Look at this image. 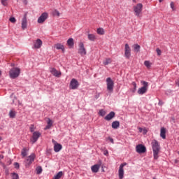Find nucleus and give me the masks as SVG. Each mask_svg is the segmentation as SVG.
Returning <instances> with one entry per match:
<instances>
[{
  "mask_svg": "<svg viewBox=\"0 0 179 179\" xmlns=\"http://www.w3.org/2000/svg\"><path fill=\"white\" fill-rule=\"evenodd\" d=\"M151 145L153 150L154 159L157 160V159H159V152H160V145L156 140H153Z\"/></svg>",
  "mask_w": 179,
  "mask_h": 179,
  "instance_id": "obj_1",
  "label": "nucleus"
},
{
  "mask_svg": "<svg viewBox=\"0 0 179 179\" xmlns=\"http://www.w3.org/2000/svg\"><path fill=\"white\" fill-rule=\"evenodd\" d=\"M141 85L143 86L139 88L137 91L138 94H145L148 92V88L149 87V83L146 81H141Z\"/></svg>",
  "mask_w": 179,
  "mask_h": 179,
  "instance_id": "obj_2",
  "label": "nucleus"
},
{
  "mask_svg": "<svg viewBox=\"0 0 179 179\" xmlns=\"http://www.w3.org/2000/svg\"><path fill=\"white\" fill-rule=\"evenodd\" d=\"M9 75L11 79H15V78H17V76L20 75V69L19 68L11 69L9 72Z\"/></svg>",
  "mask_w": 179,
  "mask_h": 179,
  "instance_id": "obj_3",
  "label": "nucleus"
},
{
  "mask_svg": "<svg viewBox=\"0 0 179 179\" xmlns=\"http://www.w3.org/2000/svg\"><path fill=\"white\" fill-rule=\"evenodd\" d=\"M106 86L107 90H108L110 93H113V92H114V81L111 78H106Z\"/></svg>",
  "mask_w": 179,
  "mask_h": 179,
  "instance_id": "obj_4",
  "label": "nucleus"
},
{
  "mask_svg": "<svg viewBox=\"0 0 179 179\" xmlns=\"http://www.w3.org/2000/svg\"><path fill=\"white\" fill-rule=\"evenodd\" d=\"M78 54H80L82 57L86 55V48H85V44L83 42H80L78 44Z\"/></svg>",
  "mask_w": 179,
  "mask_h": 179,
  "instance_id": "obj_5",
  "label": "nucleus"
},
{
  "mask_svg": "<svg viewBox=\"0 0 179 179\" xmlns=\"http://www.w3.org/2000/svg\"><path fill=\"white\" fill-rule=\"evenodd\" d=\"M34 159H36V155L34 154L30 155L24 161L25 166L27 167H29V166H30V164H31V163L34 162Z\"/></svg>",
  "mask_w": 179,
  "mask_h": 179,
  "instance_id": "obj_6",
  "label": "nucleus"
},
{
  "mask_svg": "<svg viewBox=\"0 0 179 179\" xmlns=\"http://www.w3.org/2000/svg\"><path fill=\"white\" fill-rule=\"evenodd\" d=\"M143 8V5H142V3H138L136 6L134 7V10L136 16H139L141 15Z\"/></svg>",
  "mask_w": 179,
  "mask_h": 179,
  "instance_id": "obj_7",
  "label": "nucleus"
},
{
  "mask_svg": "<svg viewBox=\"0 0 179 179\" xmlns=\"http://www.w3.org/2000/svg\"><path fill=\"white\" fill-rule=\"evenodd\" d=\"M124 57L129 59L131 58V48L129 47V45L128 43H126L124 45Z\"/></svg>",
  "mask_w": 179,
  "mask_h": 179,
  "instance_id": "obj_8",
  "label": "nucleus"
},
{
  "mask_svg": "<svg viewBox=\"0 0 179 179\" xmlns=\"http://www.w3.org/2000/svg\"><path fill=\"white\" fill-rule=\"evenodd\" d=\"M77 87H79V82H78V80L73 78L70 83V89L75 90Z\"/></svg>",
  "mask_w": 179,
  "mask_h": 179,
  "instance_id": "obj_9",
  "label": "nucleus"
},
{
  "mask_svg": "<svg viewBox=\"0 0 179 179\" xmlns=\"http://www.w3.org/2000/svg\"><path fill=\"white\" fill-rule=\"evenodd\" d=\"M40 136H41V134L39 131L34 132L31 138V143H36V141L38 140V138H40Z\"/></svg>",
  "mask_w": 179,
  "mask_h": 179,
  "instance_id": "obj_10",
  "label": "nucleus"
},
{
  "mask_svg": "<svg viewBox=\"0 0 179 179\" xmlns=\"http://www.w3.org/2000/svg\"><path fill=\"white\" fill-rule=\"evenodd\" d=\"M125 166H127V163L124 162L123 164H121L119 167L118 173L120 179L124 178V167H125Z\"/></svg>",
  "mask_w": 179,
  "mask_h": 179,
  "instance_id": "obj_11",
  "label": "nucleus"
},
{
  "mask_svg": "<svg viewBox=\"0 0 179 179\" xmlns=\"http://www.w3.org/2000/svg\"><path fill=\"white\" fill-rule=\"evenodd\" d=\"M21 27L22 30L27 29V15L25 14L21 21Z\"/></svg>",
  "mask_w": 179,
  "mask_h": 179,
  "instance_id": "obj_12",
  "label": "nucleus"
},
{
  "mask_svg": "<svg viewBox=\"0 0 179 179\" xmlns=\"http://www.w3.org/2000/svg\"><path fill=\"white\" fill-rule=\"evenodd\" d=\"M48 17V13H43L41 14V15L38 19V23H44L45 22V20Z\"/></svg>",
  "mask_w": 179,
  "mask_h": 179,
  "instance_id": "obj_13",
  "label": "nucleus"
},
{
  "mask_svg": "<svg viewBox=\"0 0 179 179\" xmlns=\"http://www.w3.org/2000/svg\"><path fill=\"white\" fill-rule=\"evenodd\" d=\"M136 150L137 153H145V152H146V147L142 144H139L136 145Z\"/></svg>",
  "mask_w": 179,
  "mask_h": 179,
  "instance_id": "obj_14",
  "label": "nucleus"
},
{
  "mask_svg": "<svg viewBox=\"0 0 179 179\" xmlns=\"http://www.w3.org/2000/svg\"><path fill=\"white\" fill-rule=\"evenodd\" d=\"M50 72L56 78H59V76H61V71H58L55 68H50Z\"/></svg>",
  "mask_w": 179,
  "mask_h": 179,
  "instance_id": "obj_15",
  "label": "nucleus"
},
{
  "mask_svg": "<svg viewBox=\"0 0 179 179\" xmlns=\"http://www.w3.org/2000/svg\"><path fill=\"white\" fill-rule=\"evenodd\" d=\"M41 45H43V41L41 39H37L34 42V48L38 50V48H41Z\"/></svg>",
  "mask_w": 179,
  "mask_h": 179,
  "instance_id": "obj_16",
  "label": "nucleus"
},
{
  "mask_svg": "<svg viewBox=\"0 0 179 179\" xmlns=\"http://www.w3.org/2000/svg\"><path fill=\"white\" fill-rule=\"evenodd\" d=\"M115 117V113L114 112H110L109 114H108L105 117L104 119L106 120V121H110L111 120H113V118H114Z\"/></svg>",
  "mask_w": 179,
  "mask_h": 179,
  "instance_id": "obj_17",
  "label": "nucleus"
},
{
  "mask_svg": "<svg viewBox=\"0 0 179 179\" xmlns=\"http://www.w3.org/2000/svg\"><path fill=\"white\" fill-rule=\"evenodd\" d=\"M99 169H100L99 164H95V165L92 166L91 168L92 173H98Z\"/></svg>",
  "mask_w": 179,
  "mask_h": 179,
  "instance_id": "obj_18",
  "label": "nucleus"
},
{
  "mask_svg": "<svg viewBox=\"0 0 179 179\" xmlns=\"http://www.w3.org/2000/svg\"><path fill=\"white\" fill-rule=\"evenodd\" d=\"M55 48L57 50H62V51L64 52L65 51V48L64 47V45L61 43H57L55 45Z\"/></svg>",
  "mask_w": 179,
  "mask_h": 179,
  "instance_id": "obj_19",
  "label": "nucleus"
},
{
  "mask_svg": "<svg viewBox=\"0 0 179 179\" xmlns=\"http://www.w3.org/2000/svg\"><path fill=\"white\" fill-rule=\"evenodd\" d=\"M160 136L162 139H166V128L162 127L160 130Z\"/></svg>",
  "mask_w": 179,
  "mask_h": 179,
  "instance_id": "obj_20",
  "label": "nucleus"
},
{
  "mask_svg": "<svg viewBox=\"0 0 179 179\" xmlns=\"http://www.w3.org/2000/svg\"><path fill=\"white\" fill-rule=\"evenodd\" d=\"M61 149H62V145L61 144L57 143L54 146L55 152H59V150H61Z\"/></svg>",
  "mask_w": 179,
  "mask_h": 179,
  "instance_id": "obj_21",
  "label": "nucleus"
},
{
  "mask_svg": "<svg viewBox=\"0 0 179 179\" xmlns=\"http://www.w3.org/2000/svg\"><path fill=\"white\" fill-rule=\"evenodd\" d=\"M112 128L113 129H117V128H120V122L118 121H115L112 123Z\"/></svg>",
  "mask_w": 179,
  "mask_h": 179,
  "instance_id": "obj_22",
  "label": "nucleus"
},
{
  "mask_svg": "<svg viewBox=\"0 0 179 179\" xmlns=\"http://www.w3.org/2000/svg\"><path fill=\"white\" fill-rule=\"evenodd\" d=\"M73 38H70L68 41H67V45H69V47L70 48H72L73 47Z\"/></svg>",
  "mask_w": 179,
  "mask_h": 179,
  "instance_id": "obj_23",
  "label": "nucleus"
},
{
  "mask_svg": "<svg viewBox=\"0 0 179 179\" xmlns=\"http://www.w3.org/2000/svg\"><path fill=\"white\" fill-rule=\"evenodd\" d=\"M134 50V52H139L141 51V45H138V44H134L133 45Z\"/></svg>",
  "mask_w": 179,
  "mask_h": 179,
  "instance_id": "obj_24",
  "label": "nucleus"
},
{
  "mask_svg": "<svg viewBox=\"0 0 179 179\" xmlns=\"http://www.w3.org/2000/svg\"><path fill=\"white\" fill-rule=\"evenodd\" d=\"M88 39L90 41H94L96 40V35L93 34H89L87 35Z\"/></svg>",
  "mask_w": 179,
  "mask_h": 179,
  "instance_id": "obj_25",
  "label": "nucleus"
},
{
  "mask_svg": "<svg viewBox=\"0 0 179 179\" xmlns=\"http://www.w3.org/2000/svg\"><path fill=\"white\" fill-rule=\"evenodd\" d=\"M64 176V173L62 171H59L57 175H55L52 179H61V177Z\"/></svg>",
  "mask_w": 179,
  "mask_h": 179,
  "instance_id": "obj_26",
  "label": "nucleus"
},
{
  "mask_svg": "<svg viewBox=\"0 0 179 179\" xmlns=\"http://www.w3.org/2000/svg\"><path fill=\"white\" fill-rule=\"evenodd\" d=\"M51 127H52V121L51 120V119H48V124L45 127V129H50V128H51Z\"/></svg>",
  "mask_w": 179,
  "mask_h": 179,
  "instance_id": "obj_27",
  "label": "nucleus"
},
{
  "mask_svg": "<svg viewBox=\"0 0 179 179\" xmlns=\"http://www.w3.org/2000/svg\"><path fill=\"white\" fill-rule=\"evenodd\" d=\"M97 34H99L100 36L104 35V29L103 28H98L96 30Z\"/></svg>",
  "mask_w": 179,
  "mask_h": 179,
  "instance_id": "obj_28",
  "label": "nucleus"
},
{
  "mask_svg": "<svg viewBox=\"0 0 179 179\" xmlns=\"http://www.w3.org/2000/svg\"><path fill=\"white\" fill-rule=\"evenodd\" d=\"M21 155H22V157H26V156H27V149L23 148L21 152Z\"/></svg>",
  "mask_w": 179,
  "mask_h": 179,
  "instance_id": "obj_29",
  "label": "nucleus"
},
{
  "mask_svg": "<svg viewBox=\"0 0 179 179\" xmlns=\"http://www.w3.org/2000/svg\"><path fill=\"white\" fill-rule=\"evenodd\" d=\"M113 61L111 60V59L110 58H108V59H106L103 62V65H108L109 64H111Z\"/></svg>",
  "mask_w": 179,
  "mask_h": 179,
  "instance_id": "obj_30",
  "label": "nucleus"
},
{
  "mask_svg": "<svg viewBox=\"0 0 179 179\" xmlns=\"http://www.w3.org/2000/svg\"><path fill=\"white\" fill-rule=\"evenodd\" d=\"M10 118H15L16 117V112L13 110H10L9 113Z\"/></svg>",
  "mask_w": 179,
  "mask_h": 179,
  "instance_id": "obj_31",
  "label": "nucleus"
},
{
  "mask_svg": "<svg viewBox=\"0 0 179 179\" xmlns=\"http://www.w3.org/2000/svg\"><path fill=\"white\" fill-rule=\"evenodd\" d=\"M36 174H41L43 173V168L41 166H38L36 169Z\"/></svg>",
  "mask_w": 179,
  "mask_h": 179,
  "instance_id": "obj_32",
  "label": "nucleus"
},
{
  "mask_svg": "<svg viewBox=\"0 0 179 179\" xmlns=\"http://www.w3.org/2000/svg\"><path fill=\"white\" fill-rule=\"evenodd\" d=\"M99 115H101V117H104V115H106V114H107V113L106 112V110L101 109L99 112Z\"/></svg>",
  "mask_w": 179,
  "mask_h": 179,
  "instance_id": "obj_33",
  "label": "nucleus"
},
{
  "mask_svg": "<svg viewBox=\"0 0 179 179\" xmlns=\"http://www.w3.org/2000/svg\"><path fill=\"white\" fill-rule=\"evenodd\" d=\"M144 65L149 69L150 68L152 64L149 61H145Z\"/></svg>",
  "mask_w": 179,
  "mask_h": 179,
  "instance_id": "obj_34",
  "label": "nucleus"
},
{
  "mask_svg": "<svg viewBox=\"0 0 179 179\" xmlns=\"http://www.w3.org/2000/svg\"><path fill=\"white\" fill-rule=\"evenodd\" d=\"M11 177L13 179H19V175L16 173H11Z\"/></svg>",
  "mask_w": 179,
  "mask_h": 179,
  "instance_id": "obj_35",
  "label": "nucleus"
},
{
  "mask_svg": "<svg viewBox=\"0 0 179 179\" xmlns=\"http://www.w3.org/2000/svg\"><path fill=\"white\" fill-rule=\"evenodd\" d=\"M60 13H59V11H58L57 10H55L53 11V15L54 16H57L59 17Z\"/></svg>",
  "mask_w": 179,
  "mask_h": 179,
  "instance_id": "obj_36",
  "label": "nucleus"
},
{
  "mask_svg": "<svg viewBox=\"0 0 179 179\" xmlns=\"http://www.w3.org/2000/svg\"><path fill=\"white\" fill-rule=\"evenodd\" d=\"M1 4L3 6H8V0H1Z\"/></svg>",
  "mask_w": 179,
  "mask_h": 179,
  "instance_id": "obj_37",
  "label": "nucleus"
},
{
  "mask_svg": "<svg viewBox=\"0 0 179 179\" xmlns=\"http://www.w3.org/2000/svg\"><path fill=\"white\" fill-rule=\"evenodd\" d=\"M9 20L11 23H16V18H15L14 17H10Z\"/></svg>",
  "mask_w": 179,
  "mask_h": 179,
  "instance_id": "obj_38",
  "label": "nucleus"
},
{
  "mask_svg": "<svg viewBox=\"0 0 179 179\" xmlns=\"http://www.w3.org/2000/svg\"><path fill=\"white\" fill-rule=\"evenodd\" d=\"M170 5L172 10H176V7L174 6V2H171Z\"/></svg>",
  "mask_w": 179,
  "mask_h": 179,
  "instance_id": "obj_39",
  "label": "nucleus"
},
{
  "mask_svg": "<svg viewBox=\"0 0 179 179\" xmlns=\"http://www.w3.org/2000/svg\"><path fill=\"white\" fill-rule=\"evenodd\" d=\"M132 85H133V86L134 87V90H133V92L135 93V92L136 91V83L133 82Z\"/></svg>",
  "mask_w": 179,
  "mask_h": 179,
  "instance_id": "obj_40",
  "label": "nucleus"
},
{
  "mask_svg": "<svg viewBox=\"0 0 179 179\" xmlns=\"http://www.w3.org/2000/svg\"><path fill=\"white\" fill-rule=\"evenodd\" d=\"M156 52L157 53V55H162V50H160V49L157 48Z\"/></svg>",
  "mask_w": 179,
  "mask_h": 179,
  "instance_id": "obj_41",
  "label": "nucleus"
},
{
  "mask_svg": "<svg viewBox=\"0 0 179 179\" xmlns=\"http://www.w3.org/2000/svg\"><path fill=\"white\" fill-rule=\"evenodd\" d=\"M30 131H31V132H34V125H31V127H30Z\"/></svg>",
  "mask_w": 179,
  "mask_h": 179,
  "instance_id": "obj_42",
  "label": "nucleus"
},
{
  "mask_svg": "<svg viewBox=\"0 0 179 179\" xmlns=\"http://www.w3.org/2000/svg\"><path fill=\"white\" fill-rule=\"evenodd\" d=\"M14 166H15V169H19V163L15 162Z\"/></svg>",
  "mask_w": 179,
  "mask_h": 179,
  "instance_id": "obj_43",
  "label": "nucleus"
},
{
  "mask_svg": "<svg viewBox=\"0 0 179 179\" xmlns=\"http://www.w3.org/2000/svg\"><path fill=\"white\" fill-rule=\"evenodd\" d=\"M143 134L145 135V134H148V130L146 129H143Z\"/></svg>",
  "mask_w": 179,
  "mask_h": 179,
  "instance_id": "obj_44",
  "label": "nucleus"
},
{
  "mask_svg": "<svg viewBox=\"0 0 179 179\" xmlns=\"http://www.w3.org/2000/svg\"><path fill=\"white\" fill-rule=\"evenodd\" d=\"M103 155H104L105 156H108V150H105V151L103 152Z\"/></svg>",
  "mask_w": 179,
  "mask_h": 179,
  "instance_id": "obj_45",
  "label": "nucleus"
},
{
  "mask_svg": "<svg viewBox=\"0 0 179 179\" xmlns=\"http://www.w3.org/2000/svg\"><path fill=\"white\" fill-rule=\"evenodd\" d=\"M138 132L140 133L143 132V129L142 127H138Z\"/></svg>",
  "mask_w": 179,
  "mask_h": 179,
  "instance_id": "obj_46",
  "label": "nucleus"
},
{
  "mask_svg": "<svg viewBox=\"0 0 179 179\" xmlns=\"http://www.w3.org/2000/svg\"><path fill=\"white\" fill-rule=\"evenodd\" d=\"M109 141L111 142V143H114V140L109 137Z\"/></svg>",
  "mask_w": 179,
  "mask_h": 179,
  "instance_id": "obj_47",
  "label": "nucleus"
},
{
  "mask_svg": "<svg viewBox=\"0 0 179 179\" xmlns=\"http://www.w3.org/2000/svg\"><path fill=\"white\" fill-rule=\"evenodd\" d=\"M159 106H162L163 104V103L162 102V101H159V102L158 103Z\"/></svg>",
  "mask_w": 179,
  "mask_h": 179,
  "instance_id": "obj_48",
  "label": "nucleus"
},
{
  "mask_svg": "<svg viewBox=\"0 0 179 179\" xmlns=\"http://www.w3.org/2000/svg\"><path fill=\"white\" fill-rule=\"evenodd\" d=\"M176 85L179 87V79L176 81Z\"/></svg>",
  "mask_w": 179,
  "mask_h": 179,
  "instance_id": "obj_49",
  "label": "nucleus"
},
{
  "mask_svg": "<svg viewBox=\"0 0 179 179\" xmlns=\"http://www.w3.org/2000/svg\"><path fill=\"white\" fill-rule=\"evenodd\" d=\"M2 75V71H0V76Z\"/></svg>",
  "mask_w": 179,
  "mask_h": 179,
  "instance_id": "obj_50",
  "label": "nucleus"
},
{
  "mask_svg": "<svg viewBox=\"0 0 179 179\" xmlns=\"http://www.w3.org/2000/svg\"><path fill=\"white\" fill-rule=\"evenodd\" d=\"M159 2H163V0H159Z\"/></svg>",
  "mask_w": 179,
  "mask_h": 179,
  "instance_id": "obj_51",
  "label": "nucleus"
},
{
  "mask_svg": "<svg viewBox=\"0 0 179 179\" xmlns=\"http://www.w3.org/2000/svg\"><path fill=\"white\" fill-rule=\"evenodd\" d=\"M134 1V2H135V0H133Z\"/></svg>",
  "mask_w": 179,
  "mask_h": 179,
  "instance_id": "obj_52",
  "label": "nucleus"
},
{
  "mask_svg": "<svg viewBox=\"0 0 179 179\" xmlns=\"http://www.w3.org/2000/svg\"><path fill=\"white\" fill-rule=\"evenodd\" d=\"M52 142H55L54 140H52Z\"/></svg>",
  "mask_w": 179,
  "mask_h": 179,
  "instance_id": "obj_53",
  "label": "nucleus"
},
{
  "mask_svg": "<svg viewBox=\"0 0 179 179\" xmlns=\"http://www.w3.org/2000/svg\"><path fill=\"white\" fill-rule=\"evenodd\" d=\"M153 179H156V178H153Z\"/></svg>",
  "mask_w": 179,
  "mask_h": 179,
  "instance_id": "obj_54",
  "label": "nucleus"
}]
</instances>
